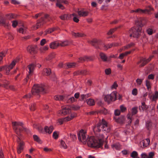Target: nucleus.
<instances>
[{
  "mask_svg": "<svg viewBox=\"0 0 158 158\" xmlns=\"http://www.w3.org/2000/svg\"><path fill=\"white\" fill-rule=\"evenodd\" d=\"M6 53V52H0V59H2H2L3 57L5 56Z\"/></svg>",
  "mask_w": 158,
  "mask_h": 158,
  "instance_id": "4d7b16f0",
  "label": "nucleus"
},
{
  "mask_svg": "<svg viewBox=\"0 0 158 158\" xmlns=\"http://www.w3.org/2000/svg\"><path fill=\"white\" fill-rule=\"evenodd\" d=\"M153 57V56H150L148 58L146 59L144 58H141L140 60L137 63V64L139 65L140 67L144 66L147 63L149 62Z\"/></svg>",
  "mask_w": 158,
  "mask_h": 158,
  "instance_id": "6e6552de",
  "label": "nucleus"
},
{
  "mask_svg": "<svg viewBox=\"0 0 158 158\" xmlns=\"http://www.w3.org/2000/svg\"><path fill=\"white\" fill-rule=\"evenodd\" d=\"M9 84V82L6 80L0 81V86L4 87L6 88L7 87L8 85Z\"/></svg>",
  "mask_w": 158,
  "mask_h": 158,
  "instance_id": "6ab92c4d",
  "label": "nucleus"
},
{
  "mask_svg": "<svg viewBox=\"0 0 158 158\" xmlns=\"http://www.w3.org/2000/svg\"><path fill=\"white\" fill-rule=\"evenodd\" d=\"M47 41L45 39H43L41 40L40 44L41 46H43L47 43Z\"/></svg>",
  "mask_w": 158,
  "mask_h": 158,
  "instance_id": "5fc2aeb1",
  "label": "nucleus"
},
{
  "mask_svg": "<svg viewBox=\"0 0 158 158\" xmlns=\"http://www.w3.org/2000/svg\"><path fill=\"white\" fill-rule=\"evenodd\" d=\"M135 10L136 13H138L139 14L145 13V11L147 10H142L140 8H138Z\"/></svg>",
  "mask_w": 158,
  "mask_h": 158,
  "instance_id": "c03bdc74",
  "label": "nucleus"
},
{
  "mask_svg": "<svg viewBox=\"0 0 158 158\" xmlns=\"http://www.w3.org/2000/svg\"><path fill=\"white\" fill-rule=\"evenodd\" d=\"M114 113L115 115L119 116L120 114V111L118 109H116L115 110Z\"/></svg>",
  "mask_w": 158,
  "mask_h": 158,
  "instance_id": "e2e57ef3",
  "label": "nucleus"
},
{
  "mask_svg": "<svg viewBox=\"0 0 158 158\" xmlns=\"http://www.w3.org/2000/svg\"><path fill=\"white\" fill-rule=\"evenodd\" d=\"M30 109L31 111H34L35 109V104H31L30 106Z\"/></svg>",
  "mask_w": 158,
  "mask_h": 158,
  "instance_id": "bf43d9fd",
  "label": "nucleus"
},
{
  "mask_svg": "<svg viewBox=\"0 0 158 158\" xmlns=\"http://www.w3.org/2000/svg\"><path fill=\"white\" fill-rule=\"evenodd\" d=\"M146 85L147 89L148 90L151 88V83L149 80H147L146 81Z\"/></svg>",
  "mask_w": 158,
  "mask_h": 158,
  "instance_id": "a19ab883",
  "label": "nucleus"
},
{
  "mask_svg": "<svg viewBox=\"0 0 158 158\" xmlns=\"http://www.w3.org/2000/svg\"><path fill=\"white\" fill-rule=\"evenodd\" d=\"M116 91H113L110 94L106 95L104 97V100L108 103H110L111 101H114L116 99Z\"/></svg>",
  "mask_w": 158,
  "mask_h": 158,
  "instance_id": "423d86ee",
  "label": "nucleus"
},
{
  "mask_svg": "<svg viewBox=\"0 0 158 158\" xmlns=\"http://www.w3.org/2000/svg\"><path fill=\"white\" fill-rule=\"evenodd\" d=\"M13 128L16 133L18 135L20 132L24 130L23 124L22 122H12Z\"/></svg>",
  "mask_w": 158,
  "mask_h": 158,
  "instance_id": "20e7f679",
  "label": "nucleus"
},
{
  "mask_svg": "<svg viewBox=\"0 0 158 158\" xmlns=\"http://www.w3.org/2000/svg\"><path fill=\"white\" fill-rule=\"evenodd\" d=\"M152 126V123L150 121H148L146 122V126L148 129H149L151 128Z\"/></svg>",
  "mask_w": 158,
  "mask_h": 158,
  "instance_id": "49530a36",
  "label": "nucleus"
},
{
  "mask_svg": "<svg viewBox=\"0 0 158 158\" xmlns=\"http://www.w3.org/2000/svg\"><path fill=\"white\" fill-rule=\"evenodd\" d=\"M12 23V26L14 27H15L18 23V22L16 20L13 21Z\"/></svg>",
  "mask_w": 158,
  "mask_h": 158,
  "instance_id": "0e129e2a",
  "label": "nucleus"
},
{
  "mask_svg": "<svg viewBox=\"0 0 158 158\" xmlns=\"http://www.w3.org/2000/svg\"><path fill=\"white\" fill-rule=\"evenodd\" d=\"M130 156L132 158H139L138 152L135 151H133L131 154Z\"/></svg>",
  "mask_w": 158,
  "mask_h": 158,
  "instance_id": "c756f323",
  "label": "nucleus"
},
{
  "mask_svg": "<svg viewBox=\"0 0 158 158\" xmlns=\"http://www.w3.org/2000/svg\"><path fill=\"white\" fill-rule=\"evenodd\" d=\"M158 98V92L156 91L155 94L152 96V100L153 101H156Z\"/></svg>",
  "mask_w": 158,
  "mask_h": 158,
  "instance_id": "f704fd0d",
  "label": "nucleus"
},
{
  "mask_svg": "<svg viewBox=\"0 0 158 158\" xmlns=\"http://www.w3.org/2000/svg\"><path fill=\"white\" fill-rule=\"evenodd\" d=\"M119 45V44L118 43H113L110 44H108L104 45L103 44H100V46H103V49L105 50H106L108 48H110L112 47L117 46Z\"/></svg>",
  "mask_w": 158,
  "mask_h": 158,
  "instance_id": "ddd939ff",
  "label": "nucleus"
},
{
  "mask_svg": "<svg viewBox=\"0 0 158 158\" xmlns=\"http://www.w3.org/2000/svg\"><path fill=\"white\" fill-rule=\"evenodd\" d=\"M118 87V85L116 81L114 82L113 84L111 86V89H116Z\"/></svg>",
  "mask_w": 158,
  "mask_h": 158,
  "instance_id": "de8ad7c7",
  "label": "nucleus"
},
{
  "mask_svg": "<svg viewBox=\"0 0 158 158\" xmlns=\"http://www.w3.org/2000/svg\"><path fill=\"white\" fill-rule=\"evenodd\" d=\"M131 52V51H129L126 52L124 53H121L120 54L118 58L119 59H123L124 56H127L128 54H130Z\"/></svg>",
  "mask_w": 158,
  "mask_h": 158,
  "instance_id": "bb28decb",
  "label": "nucleus"
},
{
  "mask_svg": "<svg viewBox=\"0 0 158 158\" xmlns=\"http://www.w3.org/2000/svg\"><path fill=\"white\" fill-rule=\"evenodd\" d=\"M134 45V44L133 43H131L130 44H129L123 47L120 48L118 51L119 52H121L122 51H124L125 50H126L129 48H130L132 46Z\"/></svg>",
  "mask_w": 158,
  "mask_h": 158,
  "instance_id": "a878e982",
  "label": "nucleus"
},
{
  "mask_svg": "<svg viewBox=\"0 0 158 158\" xmlns=\"http://www.w3.org/2000/svg\"><path fill=\"white\" fill-rule=\"evenodd\" d=\"M76 116L77 114L76 113H73L64 118V119L65 122H67L70 121Z\"/></svg>",
  "mask_w": 158,
  "mask_h": 158,
  "instance_id": "f3484780",
  "label": "nucleus"
},
{
  "mask_svg": "<svg viewBox=\"0 0 158 158\" xmlns=\"http://www.w3.org/2000/svg\"><path fill=\"white\" fill-rule=\"evenodd\" d=\"M146 32L149 35H152L153 33V29L151 28H148Z\"/></svg>",
  "mask_w": 158,
  "mask_h": 158,
  "instance_id": "603ef678",
  "label": "nucleus"
},
{
  "mask_svg": "<svg viewBox=\"0 0 158 158\" xmlns=\"http://www.w3.org/2000/svg\"><path fill=\"white\" fill-rule=\"evenodd\" d=\"M44 129L46 133L50 134L52 132L54 128L52 126H50L49 127L46 126L45 127Z\"/></svg>",
  "mask_w": 158,
  "mask_h": 158,
  "instance_id": "4be33fe9",
  "label": "nucleus"
},
{
  "mask_svg": "<svg viewBox=\"0 0 158 158\" xmlns=\"http://www.w3.org/2000/svg\"><path fill=\"white\" fill-rule=\"evenodd\" d=\"M120 108L121 111L122 112H124L127 110V108L123 105H121L120 106Z\"/></svg>",
  "mask_w": 158,
  "mask_h": 158,
  "instance_id": "09e8293b",
  "label": "nucleus"
},
{
  "mask_svg": "<svg viewBox=\"0 0 158 158\" xmlns=\"http://www.w3.org/2000/svg\"><path fill=\"white\" fill-rule=\"evenodd\" d=\"M132 115L130 113L128 114L127 115V118L129 121H128V124L129 125H130L131 123L132 122V120L131 118L132 115H134L136 114L137 113V107H133L131 109Z\"/></svg>",
  "mask_w": 158,
  "mask_h": 158,
  "instance_id": "9d476101",
  "label": "nucleus"
},
{
  "mask_svg": "<svg viewBox=\"0 0 158 158\" xmlns=\"http://www.w3.org/2000/svg\"><path fill=\"white\" fill-rule=\"evenodd\" d=\"M75 16L74 14L71 15L64 14L60 16V18L62 20H68L71 19L73 16Z\"/></svg>",
  "mask_w": 158,
  "mask_h": 158,
  "instance_id": "dca6fc26",
  "label": "nucleus"
},
{
  "mask_svg": "<svg viewBox=\"0 0 158 158\" xmlns=\"http://www.w3.org/2000/svg\"><path fill=\"white\" fill-rule=\"evenodd\" d=\"M76 101V100L75 99V98H74V97H72L70 98H69L68 99V102L69 103H73V102H75Z\"/></svg>",
  "mask_w": 158,
  "mask_h": 158,
  "instance_id": "3c124183",
  "label": "nucleus"
},
{
  "mask_svg": "<svg viewBox=\"0 0 158 158\" xmlns=\"http://www.w3.org/2000/svg\"><path fill=\"white\" fill-rule=\"evenodd\" d=\"M6 17L8 19H11L15 18V15L12 14L7 15Z\"/></svg>",
  "mask_w": 158,
  "mask_h": 158,
  "instance_id": "864d4df0",
  "label": "nucleus"
},
{
  "mask_svg": "<svg viewBox=\"0 0 158 158\" xmlns=\"http://www.w3.org/2000/svg\"><path fill=\"white\" fill-rule=\"evenodd\" d=\"M87 136L86 131L83 130H81L77 135L78 140L82 142L83 144H86L87 141Z\"/></svg>",
  "mask_w": 158,
  "mask_h": 158,
  "instance_id": "39448f33",
  "label": "nucleus"
},
{
  "mask_svg": "<svg viewBox=\"0 0 158 158\" xmlns=\"http://www.w3.org/2000/svg\"><path fill=\"white\" fill-rule=\"evenodd\" d=\"M35 67V65L34 64H30L28 66L27 68L29 70V75L27 76V77L26 78V79L27 80L28 79H29V78L30 74L33 72Z\"/></svg>",
  "mask_w": 158,
  "mask_h": 158,
  "instance_id": "2eb2a0df",
  "label": "nucleus"
},
{
  "mask_svg": "<svg viewBox=\"0 0 158 158\" xmlns=\"http://www.w3.org/2000/svg\"><path fill=\"white\" fill-rule=\"evenodd\" d=\"M116 30V28H113L110 29L107 33V35H110L112 34Z\"/></svg>",
  "mask_w": 158,
  "mask_h": 158,
  "instance_id": "680f3d73",
  "label": "nucleus"
},
{
  "mask_svg": "<svg viewBox=\"0 0 158 158\" xmlns=\"http://www.w3.org/2000/svg\"><path fill=\"white\" fill-rule=\"evenodd\" d=\"M60 147L61 148L65 149H66L67 148V146L65 142L62 140H61L60 141Z\"/></svg>",
  "mask_w": 158,
  "mask_h": 158,
  "instance_id": "473e14b6",
  "label": "nucleus"
},
{
  "mask_svg": "<svg viewBox=\"0 0 158 158\" xmlns=\"http://www.w3.org/2000/svg\"><path fill=\"white\" fill-rule=\"evenodd\" d=\"M56 6L57 7H59L60 9L61 10H64V7L61 3L57 2L56 4Z\"/></svg>",
  "mask_w": 158,
  "mask_h": 158,
  "instance_id": "a18cd8bd",
  "label": "nucleus"
},
{
  "mask_svg": "<svg viewBox=\"0 0 158 158\" xmlns=\"http://www.w3.org/2000/svg\"><path fill=\"white\" fill-rule=\"evenodd\" d=\"M89 96V94H82L81 96V97L82 100H83L84 99L88 97Z\"/></svg>",
  "mask_w": 158,
  "mask_h": 158,
  "instance_id": "69168bd1",
  "label": "nucleus"
},
{
  "mask_svg": "<svg viewBox=\"0 0 158 158\" xmlns=\"http://www.w3.org/2000/svg\"><path fill=\"white\" fill-rule=\"evenodd\" d=\"M34 140L40 143H41L42 141L40 139V138L36 135H34L33 136Z\"/></svg>",
  "mask_w": 158,
  "mask_h": 158,
  "instance_id": "e433bc0d",
  "label": "nucleus"
},
{
  "mask_svg": "<svg viewBox=\"0 0 158 158\" xmlns=\"http://www.w3.org/2000/svg\"><path fill=\"white\" fill-rule=\"evenodd\" d=\"M143 80V78H138L136 80L137 85L140 86L142 84Z\"/></svg>",
  "mask_w": 158,
  "mask_h": 158,
  "instance_id": "79ce46f5",
  "label": "nucleus"
},
{
  "mask_svg": "<svg viewBox=\"0 0 158 158\" xmlns=\"http://www.w3.org/2000/svg\"><path fill=\"white\" fill-rule=\"evenodd\" d=\"M108 9V6L103 5L101 7V9L102 10H106Z\"/></svg>",
  "mask_w": 158,
  "mask_h": 158,
  "instance_id": "052dcab7",
  "label": "nucleus"
},
{
  "mask_svg": "<svg viewBox=\"0 0 158 158\" xmlns=\"http://www.w3.org/2000/svg\"><path fill=\"white\" fill-rule=\"evenodd\" d=\"M70 112V106H67L63 108L61 110L58 111V114L59 115H65L69 114Z\"/></svg>",
  "mask_w": 158,
  "mask_h": 158,
  "instance_id": "1a4fd4ad",
  "label": "nucleus"
},
{
  "mask_svg": "<svg viewBox=\"0 0 158 158\" xmlns=\"http://www.w3.org/2000/svg\"><path fill=\"white\" fill-rule=\"evenodd\" d=\"M66 65L67 68H73L76 66V64L75 63H68Z\"/></svg>",
  "mask_w": 158,
  "mask_h": 158,
  "instance_id": "72a5a7b5",
  "label": "nucleus"
},
{
  "mask_svg": "<svg viewBox=\"0 0 158 158\" xmlns=\"http://www.w3.org/2000/svg\"><path fill=\"white\" fill-rule=\"evenodd\" d=\"M54 99L56 101L63 100L64 98V97L63 95H57L54 97Z\"/></svg>",
  "mask_w": 158,
  "mask_h": 158,
  "instance_id": "7c9ffc66",
  "label": "nucleus"
},
{
  "mask_svg": "<svg viewBox=\"0 0 158 158\" xmlns=\"http://www.w3.org/2000/svg\"><path fill=\"white\" fill-rule=\"evenodd\" d=\"M71 34L74 37H81L85 36V35L83 33L75 32L73 31L71 32Z\"/></svg>",
  "mask_w": 158,
  "mask_h": 158,
  "instance_id": "412c9836",
  "label": "nucleus"
},
{
  "mask_svg": "<svg viewBox=\"0 0 158 158\" xmlns=\"http://www.w3.org/2000/svg\"><path fill=\"white\" fill-rule=\"evenodd\" d=\"M56 29L55 27L50 28L44 31V34L46 35L47 34H50L54 31Z\"/></svg>",
  "mask_w": 158,
  "mask_h": 158,
  "instance_id": "c85d7f7f",
  "label": "nucleus"
},
{
  "mask_svg": "<svg viewBox=\"0 0 158 158\" xmlns=\"http://www.w3.org/2000/svg\"><path fill=\"white\" fill-rule=\"evenodd\" d=\"M49 46L51 49H56L59 46V43L58 41H54L50 43L49 44Z\"/></svg>",
  "mask_w": 158,
  "mask_h": 158,
  "instance_id": "a211bd4d",
  "label": "nucleus"
},
{
  "mask_svg": "<svg viewBox=\"0 0 158 158\" xmlns=\"http://www.w3.org/2000/svg\"><path fill=\"white\" fill-rule=\"evenodd\" d=\"M114 118L116 122L120 124L123 123L125 121V118L124 116H121L117 118L114 117Z\"/></svg>",
  "mask_w": 158,
  "mask_h": 158,
  "instance_id": "b1692460",
  "label": "nucleus"
},
{
  "mask_svg": "<svg viewBox=\"0 0 158 158\" xmlns=\"http://www.w3.org/2000/svg\"><path fill=\"white\" fill-rule=\"evenodd\" d=\"M141 107L142 109L143 110H146L148 108L147 106L145 104V103L144 102H142Z\"/></svg>",
  "mask_w": 158,
  "mask_h": 158,
  "instance_id": "37998d69",
  "label": "nucleus"
},
{
  "mask_svg": "<svg viewBox=\"0 0 158 158\" xmlns=\"http://www.w3.org/2000/svg\"><path fill=\"white\" fill-rule=\"evenodd\" d=\"M143 146V147H146L149 144L150 140L149 139H146L143 140L142 141Z\"/></svg>",
  "mask_w": 158,
  "mask_h": 158,
  "instance_id": "393cba45",
  "label": "nucleus"
},
{
  "mask_svg": "<svg viewBox=\"0 0 158 158\" xmlns=\"http://www.w3.org/2000/svg\"><path fill=\"white\" fill-rule=\"evenodd\" d=\"M57 121L60 125L62 124L64 122H65L64 118L58 119Z\"/></svg>",
  "mask_w": 158,
  "mask_h": 158,
  "instance_id": "13d9d810",
  "label": "nucleus"
},
{
  "mask_svg": "<svg viewBox=\"0 0 158 158\" xmlns=\"http://www.w3.org/2000/svg\"><path fill=\"white\" fill-rule=\"evenodd\" d=\"M155 155L154 152H151L148 153L147 156V158H154Z\"/></svg>",
  "mask_w": 158,
  "mask_h": 158,
  "instance_id": "8fccbe9b",
  "label": "nucleus"
},
{
  "mask_svg": "<svg viewBox=\"0 0 158 158\" xmlns=\"http://www.w3.org/2000/svg\"><path fill=\"white\" fill-rule=\"evenodd\" d=\"M46 92L44 86L42 85H35L31 89V93L33 95H36L39 93H44Z\"/></svg>",
  "mask_w": 158,
  "mask_h": 158,
  "instance_id": "7ed1b4c3",
  "label": "nucleus"
},
{
  "mask_svg": "<svg viewBox=\"0 0 158 158\" xmlns=\"http://www.w3.org/2000/svg\"><path fill=\"white\" fill-rule=\"evenodd\" d=\"M48 46L46 45L43 47L40 48V50L41 53H44L46 51L48 50Z\"/></svg>",
  "mask_w": 158,
  "mask_h": 158,
  "instance_id": "2f4dec72",
  "label": "nucleus"
},
{
  "mask_svg": "<svg viewBox=\"0 0 158 158\" xmlns=\"http://www.w3.org/2000/svg\"><path fill=\"white\" fill-rule=\"evenodd\" d=\"M100 56L101 59L104 61H106L107 60V57L103 53H101L100 54Z\"/></svg>",
  "mask_w": 158,
  "mask_h": 158,
  "instance_id": "58836bf2",
  "label": "nucleus"
},
{
  "mask_svg": "<svg viewBox=\"0 0 158 158\" xmlns=\"http://www.w3.org/2000/svg\"><path fill=\"white\" fill-rule=\"evenodd\" d=\"M53 138L55 139H56L58 138V135L57 133L54 131L53 134Z\"/></svg>",
  "mask_w": 158,
  "mask_h": 158,
  "instance_id": "338daca9",
  "label": "nucleus"
},
{
  "mask_svg": "<svg viewBox=\"0 0 158 158\" xmlns=\"http://www.w3.org/2000/svg\"><path fill=\"white\" fill-rule=\"evenodd\" d=\"M87 104L90 106H94V105L95 102L93 99L89 98L87 99L86 101Z\"/></svg>",
  "mask_w": 158,
  "mask_h": 158,
  "instance_id": "cd10ccee",
  "label": "nucleus"
},
{
  "mask_svg": "<svg viewBox=\"0 0 158 158\" xmlns=\"http://www.w3.org/2000/svg\"><path fill=\"white\" fill-rule=\"evenodd\" d=\"M44 23L43 18H41V19L38 21L36 24L33 27V29L36 30L39 28L41 26L43 25Z\"/></svg>",
  "mask_w": 158,
  "mask_h": 158,
  "instance_id": "4468645a",
  "label": "nucleus"
},
{
  "mask_svg": "<svg viewBox=\"0 0 158 158\" xmlns=\"http://www.w3.org/2000/svg\"><path fill=\"white\" fill-rule=\"evenodd\" d=\"M43 71L44 72H45L44 74L47 76L49 75L51 73V69H50L46 68L44 69Z\"/></svg>",
  "mask_w": 158,
  "mask_h": 158,
  "instance_id": "c9c22d12",
  "label": "nucleus"
},
{
  "mask_svg": "<svg viewBox=\"0 0 158 158\" xmlns=\"http://www.w3.org/2000/svg\"><path fill=\"white\" fill-rule=\"evenodd\" d=\"M142 28L141 27H132L129 30V33L131 37L138 38L140 35Z\"/></svg>",
  "mask_w": 158,
  "mask_h": 158,
  "instance_id": "f03ea898",
  "label": "nucleus"
},
{
  "mask_svg": "<svg viewBox=\"0 0 158 158\" xmlns=\"http://www.w3.org/2000/svg\"><path fill=\"white\" fill-rule=\"evenodd\" d=\"M147 9H144V10H147L145 11V13H149L151 11H153L154 10L153 8L151 6H148L147 7Z\"/></svg>",
  "mask_w": 158,
  "mask_h": 158,
  "instance_id": "ea45409f",
  "label": "nucleus"
},
{
  "mask_svg": "<svg viewBox=\"0 0 158 158\" xmlns=\"http://www.w3.org/2000/svg\"><path fill=\"white\" fill-rule=\"evenodd\" d=\"M102 129L103 131L107 132L110 131V127L103 118L102 119L101 122L98 123L93 128L95 136H90L87 138L86 143L88 147L98 148L103 146L104 137L102 134L100 133Z\"/></svg>",
  "mask_w": 158,
  "mask_h": 158,
  "instance_id": "f257e3e1",
  "label": "nucleus"
},
{
  "mask_svg": "<svg viewBox=\"0 0 158 158\" xmlns=\"http://www.w3.org/2000/svg\"><path fill=\"white\" fill-rule=\"evenodd\" d=\"M69 44V42L68 41H65L63 42L59 43V46L62 47L68 45Z\"/></svg>",
  "mask_w": 158,
  "mask_h": 158,
  "instance_id": "4c0bfd02",
  "label": "nucleus"
},
{
  "mask_svg": "<svg viewBox=\"0 0 158 158\" xmlns=\"http://www.w3.org/2000/svg\"><path fill=\"white\" fill-rule=\"evenodd\" d=\"M19 61V58H16L12 61L9 65H5V73L6 74H9L10 70L13 68Z\"/></svg>",
  "mask_w": 158,
  "mask_h": 158,
  "instance_id": "0eeeda50",
  "label": "nucleus"
},
{
  "mask_svg": "<svg viewBox=\"0 0 158 158\" xmlns=\"http://www.w3.org/2000/svg\"><path fill=\"white\" fill-rule=\"evenodd\" d=\"M19 138H18L17 141L18 143V145L17 148V152L18 154H20L23 150L25 146V143L23 141H21L19 142V140H20Z\"/></svg>",
  "mask_w": 158,
  "mask_h": 158,
  "instance_id": "9b49d317",
  "label": "nucleus"
},
{
  "mask_svg": "<svg viewBox=\"0 0 158 158\" xmlns=\"http://www.w3.org/2000/svg\"><path fill=\"white\" fill-rule=\"evenodd\" d=\"M148 155L145 153H142L141 155V158H147Z\"/></svg>",
  "mask_w": 158,
  "mask_h": 158,
  "instance_id": "774afa93",
  "label": "nucleus"
},
{
  "mask_svg": "<svg viewBox=\"0 0 158 158\" xmlns=\"http://www.w3.org/2000/svg\"><path fill=\"white\" fill-rule=\"evenodd\" d=\"M36 48L37 46L36 45H30L27 47V50L30 53L33 54L37 53Z\"/></svg>",
  "mask_w": 158,
  "mask_h": 158,
  "instance_id": "f8f14e48",
  "label": "nucleus"
},
{
  "mask_svg": "<svg viewBox=\"0 0 158 158\" xmlns=\"http://www.w3.org/2000/svg\"><path fill=\"white\" fill-rule=\"evenodd\" d=\"M138 90L136 88L134 89L132 91V94L134 96H136L137 94Z\"/></svg>",
  "mask_w": 158,
  "mask_h": 158,
  "instance_id": "6e6d98bb",
  "label": "nucleus"
},
{
  "mask_svg": "<svg viewBox=\"0 0 158 158\" xmlns=\"http://www.w3.org/2000/svg\"><path fill=\"white\" fill-rule=\"evenodd\" d=\"M78 15L80 17H85L89 14V12L87 11L81 10L78 11Z\"/></svg>",
  "mask_w": 158,
  "mask_h": 158,
  "instance_id": "aec40b11",
  "label": "nucleus"
},
{
  "mask_svg": "<svg viewBox=\"0 0 158 158\" xmlns=\"http://www.w3.org/2000/svg\"><path fill=\"white\" fill-rule=\"evenodd\" d=\"M121 145L119 143H116L111 145V147L113 149L116 150H120L121 149Z\"/></svg>",
  "mask_w": 158,
  "mask_h": 158,
  "instance_id": "5701e85b",
  "label": "nucleus"
}]
</instances>
